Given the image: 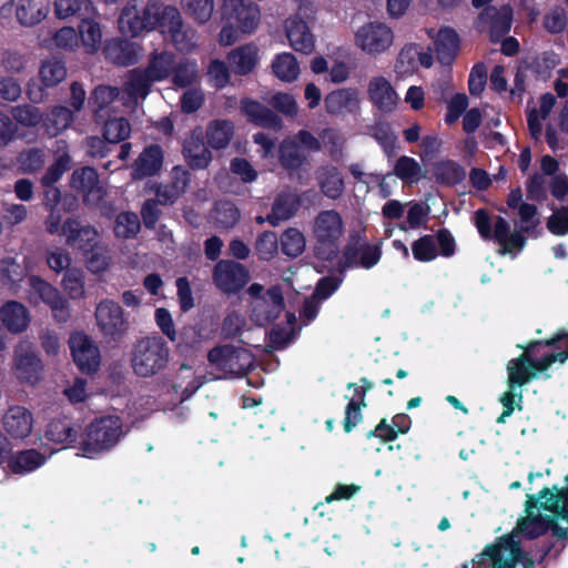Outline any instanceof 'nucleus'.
Listing matches in <instances>:
<instances>
[{"mask_svg": "<svg viewBox=\"0 0 568 568\" xmlns=\"http://www.w3.org/2000/svg\"><path fill=\"white\" fill-rule=\"evenodd\" d=\"M517 347L523 353L507 363V390L521 388L534 379L549 378L550 366L568 359V332L560 331L550 338L534 339Z\"/></svg>", "mask_w": 568, "mask_h": 568, "instance_id": "nucleus-1", "label": "nucleus"}, {"mask_svg": "<svg viewBox=\"0 0 568 568\" xmlns=\"http://www.w3.org/2000/svg\"><path fill=\"white\" fill-rule=\"evenodd\" d=\"M172 6H165L161 0H129L119 17V28L123 34L138 37L143 32L162 30L166 13Z\"/></svg>", "mask_w": 568, "mask_h": 568, "instance_id": "nucleus-2", "label": "nucleus"}, {"mask_svg": "<svg viewBox=\"0 0 568 568\" xmlns=\"http://www.w3.org/2000/svg\"><path fill=\"white\" fill-rule=\"evenodd\" d=\"M220 14L223 27L219 40L223 45H232L242 33H252L261 16L255 3L244 0H223Z\"/></svg>", "mask_w": 568, "mask_h": 568, "instance_id": "nucleus-3", "label": "nucleus"}, {"mask_svg": "<svg viewBox=\"0 0 568 568\" xmlns=\"http://www.w3.org/2000/svg\"><path fill=\"white\" fill-rule=\"evenodd\" d=\"M313 254L323 262H333L339 254V240L344 234V222L336 210L321 211L313 223Z\"/></svg>", "mask_w": 568, "mask_h": 568, "instance_id": "nucleus-4", "label": "nucleus"}, {"mask_svg": "<svg viewBox=\"0 0 568 568\" xmlns=\"http://www.w3.org/2000/svg\"><path fill=\"white\" fill-rule=\"evenodd\" d=\"M169 358L170 348L162 336H145L133 345L131 365L135 375L151 377L166 367Z\"/></svg>", "mask_w": 568, "mask_h": 568, "instance_id": "nucleus-5", "label": "nucleus"}, {"mask_svg": "<svg viewBox=\"0 0 568 568\" xmlns=\"http://www.w3.org/2000/svg\"><path fill=\"white\" fill-rule=\"evenodd\" d=\"M97 327L106 343H120L128 334L130 322L118 302L102 300L94 312Z\"/></svg>", "mask_w": 568, "mask_h": 568, "instance_id": "nucleus-6", "label": "nucleus"}, {"mask_svg": "<svg viewBox=\"0 0 568 568\" xmlns=\"http://www.w3.org/2000/svg\"><path fill=\"white\" fill-rule=\"evenodd\" d=\"M207 359L230 377L246 376L254 368V356L250 351L229 344L213 347Z\"/></svg>", "mask_w": 568, "mask_h": 568, "instance_id": "nucleus-7", "label": "nucleus"}, {"mask_svg": "<svg viewBox=\"0 0 568 568\" xmlns=\"http://www.w3.org/2000/svg\"><path fill=\"white\" fill-rule=\"evenodd\" d=\"M123 435L122 423L118 416H106L90 424L83 442L87 456L99 454L113 447Z\"/></svg>", "mask_w": 568, "mask_h": 568, "instance_id": "nucleus-8", "label": "nucleus"}, {"mask_svg": "<svg viewBox=\"0 0 568 568\" xmlns=\"http://www.w3.org/2000/svg\"><path fill=\"white\" fill-rule=\"evenodd\" d=\"M70 187L82 197L88 207L99 206L108 193L98 171L92 166L75 169L70 178Z\"/></svg>", "mask_w": 568, "mask_h": 568, "instance_id": "nucleus-9", "label": "nucleus"}, {"mask_svg": "<svg viewBox=\"0 0 568 568\" xmlns=\"http://www.w3.org/2000/svg\"><path fill=\"white\" fill-rule=\"evenodd\" d=\"M68 344L72 359L82 374L91 375L98 372L101 354L91 336L82 331H77L70 334Z\"/></svg>", "mask_w": 568, "mask_h": 568, "instance_id": "nucleus-10", "label": "nucleus"}, {"mask_svg": "<svg viewBox=\"0 0 568 568\" xmlns=\"http://www.w3.org/2000/svg\"><path fill=\"white\" fill-rule=\"evenodd\" d=\"M213 282L223 293L235 294L245 287L250 281L248 270L233 260H221L213 268Z\"/></svg>", "mask_w": 568, "mask_h": 568, "instance_id": "nucleus-11", "label": "nucleus"}, {"mask_svg": "<svg viewBox=\"0 0 568 568\" xmlns=\"http://www.w3.org/2000/svg\"><path fill=\"white\" fill-rule=\"evenodd\" d=\"M541 504L539 501V497L535 499L532 495H527V500L525 504V513L526 517L521 518L515 530L508 535L501 537L495 545H500L505 541V539H511V542L515 545V547L518 549L517 551V558L516 564L519 561L521 550L519 547V540L517 539L519 535H525L528 538L532 539L538 537L542 530L544 526L540 520L541 514H540Z\"/></svg>", "mask_w": 568, "mask_h": 568, "instance_id": "nucleus-12", "label": "nucleus"}, {"mask_svg": "<svg viewBox=\"0 0 568 568\" xmlns=\"http://www.w3.org/2000/svg\"><path fill=\"white\" fill-rule=\"evenodd\" d=\"M513 24V8L504 4L500 8L486 7L479 13L476 28L479 31H487L490 41L496 43L510 31Z\"/></svg>", "mask_w": 568, "mask_h": 568, "instance_id": "nucleus-13", "label": "nucleus"}, {"mask_svg": "<svg viewBox=\"0 0 568 568\" xmlns=\"http://www.w3.org/2000/svg\"><path fill=\"white\" fill-rule=\"evenodd\" d=\"M392 29L383 22H368L355 33L356 45L368 54L386 51L393 43Z\"/></svg>", "mask_w": 568, "mask_h": 568, "instance_id": "nucleus-14", "label": "nucleus"}, {"mask_svg": "<svg viewBox=\"0 0 568 568\" xmlns=\"http://www.w3.org/2000/svg\"><path fill=\"white\" fill-rule=\"evenodd\" d=\"M518 549L511 539L489 545L477 556L476 568H515Z\"/></svg>", "mask_w": 568, "mask_h": 568, "instance_id": "nucleus-15", "label": "nucleus"}, {"mask_svg": "<svg viewBox=\"0 0 568 568\" xmlns=\"http://www.w3.org/2000/svg\"><path fill=\"white\" fill-rule=\"evenodd\" d=\"M381 257L382 242L377 244L364 243L359 247L349 243L343 251L341 270L353 267L369 270L381 261Z\"/></svg>", "mask_w": 568, "mask_h": 568, "instance_id": "nucleus-16", "label": "nucleus"}, {"mask_svg": "<svg viewBox=\"0 0 568 568\" xmlns=\"http://www.w3.org/2000/svg\"><path fill=\"white\" fill-rule=\"evenodd\" d=\"M141 50L142 47L136 42L123 38H113L105 41L103 55L115 65L129 67L139 62Z\"/></svg>", "mask_w": 568, "mask_h": 568, "instance_id": "nucleus-17", "label": "nucleus"}, {"mask_svg": "<svg viewBox=\"0 0 568 568\" xmlns=\"http://www.w3.org/2000/svg\"><path fill=\"white\" fill-rule=\"evenodd\" d=\"M30 287V300L37 304L39 301L49 305L52 311L68 312V302L61 296L58 288H55L48 281L39 275H30L28 277Z\"/></svg>", "mask_w": 568, "mask_h": 568, "instance_id": "nucleus-18", "label": "nucleus"}, {"mask_svg": "<svg viewBox=\"0 0 568 568\" xmlns=\"http://www.w3.org/2000/svg\"><path fill=\"white\" fill-rule=\"evenodd\" d=\"M367 94L372 104L383 113H392L399 99L390 82L383 75L369 80Z\"/></svg>", "mask_w": 568, "mask_h": 568, "instance_id": "nucleus-19", "label": "nucleus"}, {"mask_svg": "<svg viewBox=\"0 0 568 568\" xmlns=\"http://www.w3.org/2000/svg\"><path fill=\"white\" fill-rule=\"evenodd\" d=\"M169 33L179 51H190L194 47V31L185 28L176 7L172 6L166 13V21L161 30Z\"/></svg>", "mask_w": 568, "mask_h": 568, "instance_id": "nucleus-20", "label": "nucleus"}, {"mask_svg": "<svg viewBox=\"0 0 568 568\" xmlns=\"http://www.w3.org/2000/svg\"><path fill=\"white\" fill-rule=\"evenodd\" d=\"M285 33L290 45L297 52L311 54L315 49V40L308 24L298 14L286 19Z\"/></svg>", "mask_w": 568, "mask_h": 568, "instance_id": "nucleus-21", "label": "nucleus"}, {"mask_svg": "<svg viewBox=\"0 0 568 568\" xmlns=\"http://www.w3.org/2000/svg\"><path fill=\"white\" fill-rule=\"evenodd\" d=\"M356 88L333 90L324 98L325 110L331 115L356 113L359 110V97Z\"/></svg>", "mask_w": 568, "mask_h": 568, "instance_id": "nucleus-22", "label": "nucleus"}, {"mask_svg": "<svg viewBox=\"0 0 568 568\" xmlns=\"http://www.w3.org/2000/svg\"><path fill=\"white\" fill-rule=\"evenodd\" d=\"M164 161L161 145L150 144L143 149L132 165V175L136 180L155 176L160 173Z\"/></svg>", "mask_w": 568, "mask_h": 568, "instance_id": "nucleus-23", "label": "nucleus"}, {"mask_svg": "<svg viewBox=\"0 0 568 568\" xmlns=\"http://www.w3.org/2000/svg\"><path fill=\"white\" fill-rule=\"evenodd\" d=\"M182 154L193 171L205 170L212 162V152L202 134H192L183 143Z\"/></svg>", "mask_w": 568, "mask_h": 568, "instance_id": "nucleus-24", "label": "nucleus"}, {"mask_svg": "<svg viewBox=\"0 0 568 568\" xmlns=\"http://www.w3.org/2000/svg\"><path fill=\"white\" fill-rule=\"evenodd\" d=\"M62 234L67 244L77 246L83 252L92 251L97 245V231L92 226H82L77 219L69 217L62 224Z\"/></svg>", "mask_w": 568, "mask_h": 568, "instance_id": "nucleus-25", "label": "nucleus"}, {"mask_svg": "<svg viewBox=\"0 0 568 568\" xmlns=\"http://www.w3.org/2000/svg\"><path fill=\"white\" fill-rule=\"evenodd\" d=\"M438 62L443 65H452L460 49V38L450 27L440 28L434 42Z\"/></svg>", "mask_w": 568, "mask_h": 568, "instance_id": "nucleus-26", "label": "nucleus"}, {"mask_svg": "<svg viewBox=\"0 0 568 568\" xmlns=\"http://www.w3.org/2000/svg\"><path fill=\"white\" fill-rule=\"evenodd\" d=\"M241 109L248 121L256 125L267 129H278L282 125L281 118L270 108L256 100L243 99Z\"/></svg>", "mask_w": 568, "mask_h": 568, "instance_id": "nucleus-27", "label": "nucleus"}, {"mask_svg": "<svg viewBox=\"0 0 568 568\" xmlns=\"http://www.w3.org/2000/svg\"><path fill=\"white\" fill-rule=\"evenodd\" d=\"M3 427L13 438H24L32 432L33 419L24 407L13 406L3 416Z\"/></svg>", "mask_w": 568, "mask_h": 568, "instance_id": "nucleus-28", "label": "nucleus"}, {"mask_svg": "<svg viewBox=\"0 0 568 568\" xmlns=\"http://www.w3.org/2000/svg\"><path fill=\"white\" fill-rule=\"evenodd\" d=\"M301 206V197L296 193L281 192L274 199L272 211L267 214L266 221L276 226L281 221L293 217Z\"/></svg>", "mask_w": 568, "mask_h": 568, "instance_id": "nucleus-29", "label": "nucleus"}, {"mask_svg": "<svg viewBox=\"0 0 568 568\" xmlns=\"http://www.w3.org/2000/svg\"><path fill=\"white\" fill-rule=\"evenodd\" d=\"M0 320L11 333H22L30 322L28 308L18 301H9L0 308Z\"/></svg>", "mask_w": 568, "mask_h": 568, "instance_id": "nucleus-30", "label": "nucleus"}, {"mask_svg": "<svg viewBox=\"0 0 568 568\" xmlns=\"http://www.w3.org/2000/svg\"><path fill=\"white\" fill-rule=\"evenodd\" d=\"M155 82L143 68H134L128 71L123 89L130 99L134 101L144 100Z\"/></svg>", "mask_w": 568, "mask_h": 568, "instance_id": "nucleus-31", "label": "nucleus"}, {"mask_svg": "<svg viewBox=\"0 0 568 568\" xmlns=\"http://www.w3.org/2000/svg\"><path fill=\"white\" fill-rule=\"evenodd\" d=\"M48 11L49 0H19L16 16L20 24L33 27L47 17Z\"/></svg>", "mask_w": 568, "mask_h": 568, "instance_id": "nucleus-32", "label": "nucleus"}, {"mask_svg": "<svg viewBox=\"0 0 568 568\" xmlns=\"http://www.w3.org/2000/svg\"><path fill=\"white\" fill-rule=\"evenodd\" d=\"M43 373V364L40 357L34 353H24L16 357V375L24 383L37 384Z\"/></svg>", "mask_w": 568, "mask_h": 568, "instance_id": "nucleus-33", "label": "nucleus"}, {"mask_svg": "<svg viewBox=\"0 0 568 568\" xmlns=\"http://www.w3.org/2000/svg\"><path fill=\"white\" fill-rule=\"evenodd\" d=\"M227 60L235 74L246 75L257 64V48L254 44L237 47L229 53Z\"/></svg>", "mask_w": 568, "mask_h": 568, "instance_id": "nucleus-34", "label": "nucleus"}, {"mask_svg": "<svg viewBox=\"0 0 568 568\" xmlns=\"http://www.w3.org/2000/svg\"><path fill=\"white\" fill-rule=\"evenodd\" d=\"M54 12L59 19L79 23L81 18L95 13V8L91 0H55Z\"/></svg>", "mask_w": 568, "mask_h": 568, "instance_id": "nucleus-35", "label": "nucleus"}, {"mask_svg": "<svg viewBox=\"0 0 568 568\" xmlns=\"http://www.w3.org/2000/svg\"><path fill=\"white\" fill-rule=\"evenodd\" d=\"M234 135V124L230 120L215 119L207 126L205 136L210 148L214 150L225 149Z\"/></svg>", "mask_w": 568, "mask_h": 568, "instance_id": "nucleus-36", "label": "nucleus"}, {"mask_svg": "<svg viewBox=\"0 0 568 568\" xmlns=\"http://www.w3.org/2000/svg\"><path fill=\"white\" fill-rule=\"evenodd\" d=\"M175 64V54L168 50H154L149 55V61L143 68L156 82L166 80Z\"/></svg>", "mask_w": 568, "mask_h": 568, "instance_id": "nucleus-37", "label": "nucleus"}, {"mask_svg": "<svg viewBox=\"0 0 568 568\" xmlns=\"http://www.w3.org/2000/svg\"><path fill=\"white\" fill-rule=\"evenodd\" d=\"M74 120L73 111L63 105H54L43 114L42 126L52 138L68 129Z\"/></svg>", "mask_w": 568, "mask_h": 568, "instance_id": "nucleus-38", "label": "nucleus"}, {"mask_svg": "<svg viewBox=\"0 0 568 568\" xmlns=\"http://www.w3.org/2000/svg\"><path fill=\"white\" fill-rule=\"evenodd\" d=\"M433 174L438 184L455 186L465 180L466 170L456 161L445 160L433 166Z\"/></svg>", "mask_w": 568, "mask_h": 568, "instance_id": "nucleus-39", "label": "nucleus"}, {"mask_svg": "<svg viewBox=\"0 0 568 568\" xmlns=\"http://www.w3.org/2000/svg\"><path fill=\"white\" fill-rule=\"evenodd\" d=\"M278 161L288 172L298 171L306 161V155L294 140H284L278 148Z\"/></svg>", "mask_w": 568, "mask_h": 568, "instance_id": "nucleus-40", "label": "nucleus"}, {"mask_svg": "<svg viewBox=\"0 0 568 568\" xmlns=\"http://www.w3.org/2000/svg\"><path fill=\"white\" fill-rule=\"evenodd\" d=\"M67 77L65 63L57 58L42 61L39 69V79L45 88H54Z\"/></svg>", "mask_w": 568, "mask_h": 568, "instance_id": "nucleus-41", "label": "nucleus"}, {"mask_svg": "<svg viewBox=\"0 0 568 568\" xmlns=\"http://www.w3.org/2000/svg\"><path fill=\"white\" fill-rule=\"evenodd\" d=\"M273 73L284 82H293L300 74V65L294 54H277L272 62Z\"/></svg>", "mask_w": 568, "mask_h": 568, "instance_id": "nucleus-42", "label": "nucleus"}, {"mask_svg": "<svg viewBox=\"0 0 568 568\" xmlns=\"http://www.w3.org/2000/svg\"><path fill=\"white\" fill-rule=\"evenodd\" d=\"M555 67L554 57L547 52L541 55L527 57L520 63V69L530 71L537 79L541 80H547Z\"/></svg>", "mask_w": 568, "mask_h": 568, "instance_id": "nucleus-43", "label": "nucleus"}, {"mask_svg": "<svg viewBox=\"0 0 568 568\" xmlns=\"http://www.w3.org/2000/svg\"><path fill=\"white\" fill-rule=\"evenodd\" d=\"M97 12L89 14L88 17L81 18L78 23V33L83 44L95 51L101 43L102 33L99 22L95 20Z\"/></svg>", "mask_w": 568, "mask_h": 568, "instance_id": "nucleus-44", "label": "nucleus"}, {"mask_svg": "<svg viewBox=\"0 0 568 568\" xmlns=\"http://www.w3.org/2000/svg\"><path fill=\"white\" fill-rule=\"evenodd\" d=\"M27 276V268L19 264L14 257L7 256L0 262V281L11 288L19 287Z\"/></svg>", "mask_w": 568, "mask_h": 568, "instance_id": "nucleus-45", "label": "nucleus"}, {"mask_svg": "<svg viewBox=\"0 0 568 568\" xmlns=\"http://www.w3.org/2000/svg\"><path fill=\"white\" fill-rule=\"evenodd\" d=\"M280 245L284 255L288 257H297L305 250V236L298 229L288 227L282 233Z\"/></svg>", "mask_w": 568, "mask_h": 568, "instance_id": "nucleus-46", "label": "nucleus"}, {"mask_svg": "<svg viewBox=\"0 0 568 568\" xmlns=\"http://www.w3.org/2000/svg\"><path fill=\"white\" fill-rule=\"evenodd\" d=\"M131 133V124L128 119L113 118L104 122L102 136L108 143L116 144L125 141Z\"/></svg>", "mask_w": 568, "mask_h": 568, "instance_id": "nucleus-47", "label": "nucleus"}, {"mask_svg": "<svg viewBox=\"0 0 568 568\" xmlns=\"http://www.w3.org/2000/svg\"><path fill=\"white\" fill-rule=\"evenodd\" d=\"M77 434L78 432L72 423L67 418L52 420L45 432L47 438L57 444H70L74 442Z\"/></svg>", "mask_w": 568, "mask_h": 568, "instance_id": "nucleus-48", "label": "nucleus"}, {"mask_svg": "<svg viewBox=\"0 0 568 568\" xmlns=\"http://www.w3.org/2000/svg\"><path fill=\"white\" fill-rule=\"evenodd\" d=\"M44 462V457L34 449L20 452L12 457L9 467L16 474L32 471Z\"/></svg>", "mask_w": 568, "mask_h": 568, "instance_id": "nucleus-49", "label": "nucleus"}, {"mask_svg": "<svg viewBox=\"0 0 568 568\" xmlns=\"http://www.w3.org/2000/svg\"><path fill=\"white\" fill-rule=\"evenodd\" d=\"M413 257L422 263H428L437 258L438 250L435 237L430 234L422 235L412 243Z\"/></svg>", "mask_w": 568, "mask_h": 568, "instance_id": "nucleus-50", "label": "nucleus"}, {"mask_svg": "<svg viewBox=\"0 0 568 568\" xmlns=\"http://www.w3.org/2000/svg\"><path fill=\"white\" fill-rule=\"evenodd\" d=\"M539 501L542 509L556 516L568 518V495L562 497L559 493L554 494L549 488H544L539 493Z\"/></svg>", "mask_w": 568, "mask_h": 568, "instance_id": "nucleus-51", "label": "nucleus"}, {"mask_svg": "<svg viewBox=\"0 0 568 568\" xmlns=\"http://www.w3.org/2000/svg\"><path fill=\"white\" fill-rule=\"evenodd\" d=\"M373 138L378 142L388 159L397 154V136L389 123H378L373 129Z\"/></svg>", "mask_w": 568, "mask_h": 568, "instance_id": "nucleus-52", "label": "nucleus"}, {"mask_svg": "<svg viewBox=\"0 0 568 568\" xmlns=\"http://www.w3.org/2000/svg\"><path fill=\"white\" fill-rule=\"evenodd\" d=\"M214 213L216 224L225 229L234 227L241 217L237 206L229 200L217 201L214 205Z\"/></svg>", "mask_w": 568, "mask_h": 568, "instance_id": "nucleus-53", "label": "nucleus"}, {"mask_svg": "<svg viewBox=\"0 0 568 568\" xmlns=\"http://www.w3.org/2000/svg\"><path fill=\"white\" fill-rule=\"evenodd\" d=\"M141 229L139 216L134 212L120 213L114 223V234L116 237L131 239L134 237Z\"/></svg>", "mask_w": 568, "mask_h": 568, "instance_id": "nucleus-54", "label": "nucleus"}, {"mask_svg": "<svg viewBox=\"0 0 568 568\" xmlns=\"http://www.w3.org/2000/svg\"><path fill=\"white\" fill-rule=\"evenodd\" d=\"M172 82L178 88H187L192 85L197 78V65L195 61H181L176 65L173 64L171 73Z\"/></svg>", "mask_w": 568, "mask_h": 568, "instance_id": "nucleus-55", "label": "nucleus"}, {"mask_svg": "<svg viewBox=\"0 0 568 568\" xmlns=\"http://www.w3.org/2000/svg\"><path fill=\"white\" fill-rule=\"evenodd\" d=\"M322 192L329 199H338L344 191V180L337 168L333 166L326 171L320 181Z\"/></svg>", "mask_w": 568, "mask_h": 568, "instance_id": "nucleus-56", "label": "nucleus"}, {"mask_svg": "<svg viewBox=\"0 0 568 568\" xmlns=\"http://www.w3.org/2000/svg\"><path fill=\"white\" fill-rule=\"evenodd\" d=\"M393 174L402 181H417L422 176V168L414 158L402 155L396 161Z\"/></svg>", "mask_w": 568, "mask_h": 568, "instance_id": "nucleus-57", "label": "nucleus"}, {"mask_svg": "<svg viewBox=\"0 0 568 568\" xmlns=\"http://www.w3.org/2000/svg\"><path fill=\"white\" fill-rule=\"evenodd\" d=\"M183 3L186 13L199 24H204L211 19L214 0H186Z\"/></svg>", "mask_w": 568, "mask_h": 568, "instance_id": "nucleus-58", "label": "nucleus"}, {"mask_svg": "<svg viewBox=\"0 0 568 568\" xmlns=\"http://www.w3.org/2000/svg\"><path fill=\"white\" fill-rule=\"evenodd\" d=\"M71 169V156L64 152L47 169L41 178L42 185H55L62 175Z\"/></svg>", "mask_w": 568, "mask_h": 568, "instance_id": "nucleus-59", "label": "nucleus"}, {"mask_svg": "<svg viewBox=\"0 0 568 568\" xmlns=\"http://www.w3.org/2000/svg\"><path fill=\"white\" fill-rule=\"evenodd\" d=\"M202 341V333L193 325H185L178 332L176 347L181 354L193 351Z\"/></svg>", "mask_w": 568, "mask_h": 568, "instance_id": "nucleus-60", "label": "nucleus"}, {"mask_svg": "<svg viewBox=\"0 0 568 568\" xmlns=\"http://www.w3.org/2000/svg\"><path fill=\"white\" fill-rule=\"evenodd\" d=\"M11 114L16 122L23 126H36L42 123L43 119L40 109L31 104L17 105L12 108Z\"/></svg>", "mask_w": 568, "mask_h": 568, "instance_id": "nucleus-61", "label": "nucleus"}, {"mask_svg": "<svg viewBox=\"0 0 568 568\" xmlns=\"http://www.w3.org/2000/svg\"><path fill=\"white\" fill-rule=\"evenodd\" d=\"M18 163L23 173H36L44 165L43 151L37 148L26 150L19 154Z\"/></svg>", "mask_w": 568, "mask_h": 568, "instance_id": "nucleus-62", "label": "nucleus"}, {"mask_svg": "<svg viewBox=\"0 0 568 568\" xmlns=\"http://www.w3.org/2000/svg\"><path fill=\"white\" fill-rule=\"evenodd\" d=\"M255 250L260 260H272L278 250V240L276 233L273 231H265L260 234L255 243Z\"/></svg>", "mask_w": 568, "mask_h": 568, "instance_id": "nucleus-63", "label": "nucleus"}, {"mask_svg": "<svg viewBox=\"0 0 568 568\" xmlns=\"http://www.w3.org/2000/svg\"><path fill=\"white\" fill-rule=\"evenodd\" d=\"M62 286L71 298H79L84 294L83 274L78 268L67 270L63 278Z\"/></svg>", "mask_w": 568, "mask_h": 568, "instance_id": "nucleus-64", "label": "nucleus"}]
</instances>
